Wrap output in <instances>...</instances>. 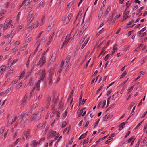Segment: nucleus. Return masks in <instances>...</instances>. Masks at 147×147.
Here are the masks:
<instances>
[{
  "label": "nucleus",
  "instance_id": "f257e3e1",
  "mask_svg": "<svg viewBox=\"0 0 147 147\" xmlns=\"http://www.w3.org/2000/svg\"><path fill=\"white\" fill-rule=\"evenodd\" d=\"M12 21L9 18H7L4 24V27L3 29V31H5L7 29L9 28L11 26V28H13L15 26V25H13L12 24Z\"/></svg>",
  "mask_w": 147,
  "mask_h": 147
},
{
  "label": "nucleus",
  "instance_id": "f03ea898",
  "mask_svg": "<svg viewBox=\"0 0 147 147\" xmlns=\"http://www.w3.org/2000/svg\"><path fill=\"white\" fill-rule=\"evenodd\" d=\"M45 109L44 107H42V110L39 111H36L33 114L32 116V118L34 119L38 120L41 118L42 112Z\"/></svg>",
  "mask_w": 147,
  "mask_h": 147
},
{
  "label": "nucleus",
  "instance_id": "7ed1b4c3",
  "mask_svg": "<svg viewBox=\"0 0 147 147\" xmlns=\"http://www.w3.org/2000/svg\"><path fill=\"white\" fill-rule=\"evenodd\" d=\"M72 16V15L70 13L68 14L67 17H64L62 19V21L63 22V25L65 26L68 24Z\"/></svg>",
  "mask_w": 147,
  "mask_h": 147
},
{
  "label": "nucleus",
  "instance_id": "20e7f679",
  "mask_svg": "<svg viewBox=\"0 0 147 147\" xmlns=\"http://www.w3.org/2000/svg\"><path fill=\"white\" fill-rule=\"evenodd\" d=\"M19 117L22 118V119L20 123L22 124H23L26 121L28 118V114L26 113H23Z\"/></svg>",
  "mask_w": 147,
  "mask_h": 147
},
{
  "label": "nucleus",
  "instance_id": "39448f33",
  "mask_svg": "<svg viewBox=\"0 0 147 147\" xmlns=\"http://www.w3.org/2000/svg\"><path fill=\"white\" fill-rule=\"evenodd\" d=\"M32 0H24L22 4L20 5L19 8L21 7H23V8L26 9L27 7L30 3L32 1Z\"/></svg>",
  "mask_w": 147,
  "mask_h": 147
},
{
  "label": "nucleus",
  "instance_id": "423d86ee",
  "mask_svg": "<svg viewBox=\"0 0 147 147\" xmlns=\"http://www.w3.org/2000/svg\"><path fill=\"white\" fill-rule=\"evenodd\" d=\"M46 57L42 56L40 59L39 62L37 64L38 66L40 65V67H42L46 63Z\"/></svg>",
  "mask_w": 147,
  "mask_h": 147
},
{
  "label": "nucleus",
  "instance_id": "0eeeda50",
  "mask_svg": "<svg viewBox=\"0 0 147 147\" xmlns=\"http://www.w3.org/2000/svg\"><path fill=\"white\" fill-rule=\"evenodd\" d=\"M30 129H28L24 132L23 134L26 139H28L31 137V136L30 134Z\"/></svg>",
  "mask_w": 147,
  "mask_h": 147
},
{
  "label": "nucleus",
  "instance_id": "6e6552de",
  "mask_svg": "<svg viewBox=\"0 0 147 147\" xmlns=\"http://www.w3.org/2000/svg\"><path fill=\"white\" fill-rule=\"evenodd\" d=\"M54 69H51L49 73L50 74L49 79L53 80H54L55 77V75H54Z\"/></svg>",
  "mask_w": 147,
  "mask_h": 147
},
{
  "label": "nucleus",
  "instance_id": "1a4fd4ad",
  "mask_svg": "<svg viewBox=\"0 0 147 147\" xmlns=\"http://www.w3.org/2000/svg\"><path fill=\"white\" fill-rule=\"evenodd\" d=\"M70 36H69L68 37V36L67 35V36L66 37L65 39V41L62 44V45L61 48V49L63 47V46L64 45H66L67 43H68V42L69 40L70 39V38L69 37Z\"/></svg>",
  "mask_w": 147,
  "mask_h": 147
},
{
  "label": "nucleus",
  "instance_id": "9d476101",
  "mask_svg": "<svg viewBox=\"0 0 147 147\" xmlns=\"http://www.w3.org/2000/svg\"><path fill=\"white\" fill-rule=\"evenodd\" d=\"M56 134V132L51 130L50 131L48 134L47 138L49 139L50 137H53L55 136Z\"/></svg>",
  "mask_w": 147,
  "mask_h": 147
},
{
  "label": "nucleus",
  "instance_id": "9b49d317",
  "mask_svg": "<svg viewBox=\"0 0 147 147\" xmlns=\"http://www.w3.org/2000/svg\"><path fill=\"white\" fill-rule=\"evenodd\" d=\"M16 117L15 116H12L9 118L8 121V124H12L15 121L16 119Z\"/></svg>",
  "mask_w": 147,
  "mask_h": 147
},
{
  "label": "nucleus",
  "instance_id": "f8f14e48",
  "mask_svg": "<svg viewBox=\"0 0 147 147\" xmlns=\"http://www.w3.org/2000/svg\"><path fill=\"white\" fill-rule=\"evenodd\" d=\"M56 57V54L54 53L52 55L51 59L49 60V63H52L53 62L55 61Z\"/></svg>",
  "mask_w": 147,
  "mask_h": 147
},
{
  "label": "nucleus",
  "instance_id": "ddd939ff",
  "mask_svg": "<svg viewBox=\"0 0 147 147\" xmlns=\"http://www.w3.org/2000/svg\"><path fill=\"white\" fill-rule=\"evenodd\" d=\"M46 126V122H43L39 124L37 126V128L38 129L41 128V129H42L44 128Z\"/></svg>",
  "mask_w": 147,
  "mask_h": 147
},
{
  "label": "nucleus",
  "instance_id": "4468645a",
  "mask_svg": "<svg viewBox=\"0 0 147 147\" xmlns=\"http://www.w3.org/2000/svg\"><path fill=\"white\" fill-rule=\"evenodd\" d=\"M55 23V21L51 22L47 28V29L48 30H50L52 29L53 27L54 26Z\"/></svg>",
  "mask_w": 147,
  "mask_h": 147
},
{
  "label": "nucleus",
  "instance_id": "2eb2a0df",
  "mask_svg": "<svg viewBox=\"0 0 147 147\" xmlns=\"http://www.w3.org/2000/svg\"><path fill=\"white\" fill-rule=\"evenodd\" d=\"M129 13V11L126 10H125L124 11L123 14V18L124 19V20H125L129 17L128 16Z\"/></svg>",
  "mask_w": 147,
  "mask_h": 147
},
{
  "label": "nucleus",
  "instance_id": "dca6fc26",
  "mask_svg": "<svg viewBox=\"0 0 147 147\" xmlns=\"http://www.w3.org/2000/svg\"><path fill=\"white\" fill-rule=\"evenodd\" d=\"M39 71L38 74L40 75L41 76L45 77L46 75L45 69H42L41 72L40 71H41V70H39Z\"/></svg>",
  "mask_w": 147,
  "mask_h": 147
},
{
  "label": "nucleus",
  "instance_id": "f3484780",
  "mask_svg": "<svg viewBox=\"0 0 147 147\" xmlns=\"http://www.w3.org/2000/svg\"><path fill=\"white\" fill-rule=\"evenodd\" d=\"M6 68V66L5 65L1 66L0 67V75H1L5 71Z\"/></svg>",
  "mask_w": 147,
  "mask_h": 147
},
{
  "label": "nucleus",
  "instance_id": "a211bd4d",
  "mask_svg": "<svg viewBox=\"0 0 147 147\" xmlns=\"http://www.w3.org/2000/svg\"><path fill=\"white\" fill-rule=\"evenodd\" d=\"M37 144L38 142L36 140H35L32 141L30 145L32 147H34L37 146Z\"/></svg>",
  "mask_w": 147,
  "mask_h": 147
},
{
  "label": "nucleus",
  "instance_id": "6ab92c4d",
  "mask_svg": "<svg viewBox=\"0 0 147 147\" xmlns=\"http://www.w3.org/2000/svg\"><path fill=\"white\" fill-rule=\"evenodd\" d=\"M84 12L83 10H81V11H80L78 13V15L75 18V20L74 22V24H75L76 21V20L77 18L79 16H80Z\"/></svg>",
  "mask_w": 147,
  "mask_h": 147
},
{
  "label": "nucleus",
  "instance_id": "aec40b11",
  "mask_svg": "<svg viewBox=\"0 0 147 147\" xmlns=\"http://www.w3.org/2000/svg\"><path fill=\"white\" fill-rule=\"evenodd\" d=\"M41 80H39L38 82L36 84L35 86L36 88V90L39 91L40 90V85Z\"/></svg>",
  "mask_w": 147,
  "mask_h": 147
},
{
  "label": "nucleus",
  "instance_id": "412c9836",
  "mask_svg": "<svg viewBox=\"0 0 147 147\" xmlns=\"http://www.w3.org/2000/svg\"><path fill=\"white\" fill-rule=\"evenodd\" d=\"M55 34V32H54L53 33H52L50 35V37L49 38V41L48 42V43H50L52 41V40L53 39V37Z\"/></svg>",
  "mask_w": 147,
  "mask_h": 147
},
{
  "label": "nucleus",
  "instance_id": "4be33fe9",
  "mask_svg": "<svg viewBox=\"0 0 147 147\" xmlns=\"http://www.w3.org/2000/svg\"><path fill=\"white\" fill-rule=\"evenodd\" d=\"M33 24V23H30L27 26L26 28L27 29L30 28V29H31V30L34 27H35V24H34V26H33L32 25Z\"/></svg>",
  "mask_w": 147,
  "mask_h": 147
},
{
  "label": "nucleus",
  "instance_id": "5701e85b",
  "mask_svg": "<svg viewBox=\"0 0 147 147\" xmlns=\"http://www.w3.org/2000/svg\"><path fill=\"white\" fill-rule=\"evenodd\" d=\"M63 30L64 29L62 28L59 30L57 33L56 36H59L61 35V34L63 33Z\"/></svg>",
  "mask_w": 147,
  "mask_h": 147
},
{
  "label": "nucleus",
  "instance_id": "b1692460",
  "mask_svg": "<svg viewBox=\"0 0 147 147\" xmlns=\"http://www.w3.org/2000/svg\"><path fill=\"white\" fill-rule=\"evenodd\" d=\"M53 111L52 113L50 115V117L51 118H52L53 117L54 114H55L56 113H57V111H56L55 109H54V107H53V108L52 109Z\"/></svg>",
  "mask_w": 147,
  "mask_h": 147
},
{
  "label": "nucleus",
  "instance_id": "393cba45",
  "mask_svg": "<svg viewBox=\"0 0 147 147\" xmlns=\"http://www.w3.org/2000/svg\"><path fill=\"white\" fill-rule=\"evenodd\" d=\"M125 125V123L124 122H122L121 124L119 125V127H120L119 129V130H121L124 128Z\"/></svg>",
  "mask_w": 147,
  "mask_h": 147
},
{
  "label": "nucleus",
  "instance_id": "a878e982",
  "mask_svg": "<svg viewBox=\"0 0 147 147\" xmlns=\"http://www.w3.org/2000/svg\"><path fill=\"white\" fill-rule=\"evenodd\" d=\"M45 5V2L43 1H42L40 2L39 4V8H43V7H44Z\"/></svg>",
  "mask_w": 147,
  "mask_h": 147
},
{
  "label": "nucleus",
  "instance_id": "bb28decb",
  "mask_svg": "<svg viewBox=\"0 0 147 147\" xmlns=\"http://www.w3.org/2000/svg\"><path fill=\"white\" fill-rule=\"evenodd\" d=\"M118 92H115V93H114L112 96H110V97H111V98L112 100H115L117 97V96H116L115 97V95H117V96L118 94Z\"/></svg>",
  "mask_w": 147,
  "mask_h": 147
},
{
  "label": "nucleus",
  "instance_id": "cd10ccee",
  "mask_svg": "<svg viewBox=\"0 0 147 147\" xmlns=\"http://www.w3.org/2000/svg\"><path fill=\"white\" fill-rule=\"evenodd\" d=\"M65 0H57L58 1H60V2L59 3V8H60L61 6L62 5L64 1Z\"/></svg>",
  "mask_w": 147,
  "mask_h": 147
},
{
  "label": "nucleus",
  "instance_id": "c85d7f7f",
  "mask_svg": "<svg viewBox=\"0 0 147 147\" xmlns=\"http://www.w3.org/2000/svg\"><path fill=\"white\" fill-rule=\"evenodd\" d=\"M51 100V98L49 96V97L47 100V106L48 107L49 106L50 104V102Z\"/></svg>",
  "mask_w": 147,
  "mask_h": 147
},
{
  "label": "nucleus",
  "instance_id": "c756f323",
  "mask_svg": "<svg viewBox=\"0 0 147 147\" xmlns=\"http://www.w3.org/2000/svg\"><path fill=\"white\" fill-rule=\"evenodd\" d=\"M74 1H72L70 2L67 5V8L68 9H70L71 8V7L72 6V5H73V4L74 3Z\"/></svg>",
  "mask_w": 147,
  "mask_h": 147
},
{
  "label": "nucleus",
  "instance_id": "7c9ffc66",
  "mask_svg": "<svg viewBox=\"0 0 147 147\" xmlns=\"http://www.w3.org/2000/svg\"><path fill=\"white\" fill-rule=\"evenodd\" d=\"M34 22V17L31 18L27 21V23H33Z\"/></svg>",
  "mask_w": 147,
  "mask_h": 147
},
{
  "label": "nucleus",
  "instance_id": "2f4dec72",
  "mask_svg": "<svg viewBox=\"0 0 147 147\" xmlns=\"http://www.w3.org/2000/svg\"><path fill=\"white\" fill-rule=\"evenodd\" d=\"M104 29V28H102L98 32L97 34L96 37H98L101 33H102L103 31V30Z\"/></svg>",
  "mask_w": 147,
  "mask_h": 147
},
{
  "label": "nucleus",
  "instance_id": "473e14b6",
  "mask_svg": "<svg viewBox=\"0 0 147 147\" xmlns=\"http://www.w3.org/2000/svg\"><path fill=\"white\" fill-rule=\"evenodd\" d=\"M34 11L33 10H31L28 13V17L29 18L31 17L34 13Z\"/></svg>",
  "mask_w": 147,
  "mask_h": 147
},
{
  "label": "nucleus",
  "instance_id": "72a5a7b5",
  "mask_svg": "<svg viewBox=\"0 0 147 147\" xmlns=\"http://www.w3.org/2000/svg\"><path fill=\"white\" fill-rule=\"evenodd\" d=\"M33 77H31L29 80V84L30 86H31L33 84L34 82L33 81Z\"/></svg>",
  "mask_w": 147,
  "mask_h": 147
},
{
  "label": "nucleus",
  "instance_id": "f704fd0d",
  "mask_svg": "<svg viewBox=\"0 0 147 147\" xmlns=\"http://www.w3.org/2000/svg\"><path fill=\"white\" fill-rule=\"evenodd\" d=\"M71 58V56L70 55H68L66 57L65 60H66V64H67L69 62V60Z\"/></svg>",
  "mask_w": 147,
  "mask_h": 147
},
{
  "label": "nucleus",
  "instance_id": "c9c22d12",
  "mask_svg": "<svg viewBox=\"0 0 147 147\" xmlns=\"http://www.w3.org/2000/svg\"><path fill=\"white\" fill-rule=\"evenodd\" d=\"M18 81V80L17 79H15V80L13 81L11 83L10 86H13V85L15 84Z\"/></svg>",
  "mask_w": 147,
  "mask_h": 147
},
{
  "label": "nucleus",
  "instance_id": "e433bc0d",
  "mask_svg": "<svg viewBox=\"0 0 147 147\" xmlns=\"http://www.w3.org/2000/svg\"><path fill=\"white\" fill-rule=\"evenodd\" d=\"M88 39L87 40H86L84 43L82 45V46L81 47V48L82 49H83V48L84 47L86 46V45L87 43H88Z\"/></svg>",
  "mask_w": 147,
  "mask_h": 147
},
{
  "label": "nucleus",
  "instance_id": "4c0bfd02",
  "mask_svg": "<svg viewBox=\"0 0 147 147\" xmlns=\"http://www.w3.org/2000/svg\"><path fill=\"white\" fill-rule=\"evenodd\" d=\"M45 20V16H42V18L41 20V22L40 24L41 26L44 23V21Z\"/></svg>",
  "mask_w": 147,
  "mask_h": 147
},
{
  "label": "nucleus",
  "instance_id": "58836bf2",
  "mask_svg": "<svg viewBox=\"0 0 147 147\" xmlns=\"http://www.w3.org/2000/svg\"><path fill=\"white\" fill-rule=\"evenodd\" d=\"M110 137H111V136H110L109 137V138H110L108 139V140H107L106 141L105 143L106 144H107L109 143L112 140L113 138H110Z\"/></svg>",
  "mask_w": 147,
  "mask_h": 147
},
{
  "label": "nucleus",
  "instance_id": "ea45409f",
  "mask_svg": "<svg viewBox=\"0 0 147 147\" xmlns=\"http://www.w3.org/2000/svg\"><path fill=\"white\" fill-rule=\"evenodd\" d=\"M88 26V22H87L85 24L82 28H85V29H86Z\"/></svg>",
  "mask_w": 147,
  "mask_h": 147
},
{
  "label": "nucleus",
  "instance_id": "a19ab883",
  "mask_svg": "<svg viewBox=\"0 0 147 147\" xmlns=\"http://www.w3.org/2000/svg\"><path fill=\"white\" fill-rule=\"evenodd\" d=\"M87 37V36L86 35H85V36H84L83 38H82L80 40V44H82L84 41V40H85V39Z\"/></svg>",
  "mask_w": 147,
  "mask_h": 147
},
{
  "label": "nucleus",
  "instance_id": "79ce46f5",
  "mask_svg": "<svg viewBox=\"0 0 147 147\" xmlns=\"http://www.w3.org/2000/svg\"><path fill=\"white\" fill-rule=\"evenodd\" d=\"M38 106V105L37 104H34L32 106V109H35Z\"/></svg>",
  "mask_w": 147,
  "mask_h": 147
},
{
  "label": "nucleus",
  "instance_id": "37998d69",
  "mask_svg": "<svg viewBox=\"0 0 147 147\" xmlns=\"http://www.w3.org/2000/svg\"><path fill=\"white\" fill-rule=\"evenodd\" d=\"M22 82H20L16 87V89H18L20 88L22 86Z\"/></svg>",
  "mask_w": 147,
  "mask_h": 147
},
{
  "label": "nucleus",
  "instance_id": "c03bdc74",
  "mask_svg": "<svg viewBox=\"0 0 147 147\" xmlns=\"http://www.w3.org/2000/svg\"><path fill=\"white\" fill-rule=\"evenodd\" d=\"M27 45H24L23 46V47H22L20 49L21 51H23L24 50H25L26 49V48L27 47Z\"/></svg>",
  "mask_w": 147,
  "mask_h": 147
},
{
  "label": "nucleus",
  "instance_id": "a18cd8bd",
  "mask_svg": "<svg viewBox=\"0 0 147 147\" xmlns=\"http://www.w3.org/2000/svg\"><path fill=\"white\" fill-rule=\"evenodd\" d=\"M85 30L86 29H85V28H82L80 32L79 35H82Z\"/></svg>",
  "mask_w": 147,
  "mask_h": 147
},
{
  "label": "nucleus",
  "instance_id": "49530a36",
  "mask_svg": "<svg viewBox=\"0 0 147 147\" xmlns=\"http://www.w3.org/2000/svg\"><path fill=\"white\" fill-rule=\"evenodd\" d=\"M126 71H125L123 72V73L122 74V75H121L120 78V79H121V78H122L123 77H124L125 75L126 74Z\"/></svg>",
  "mask_w": 147,
  "mask_h": 147
},
{
  "label": "nucleus",
  "instance_id": "de8ad7c7",
  "mask_svg": "<svg viewBox=\"0 0 147 147\" xmlns=\"http://www.w3.org/2000/svg\"><path fill=\"white\" fill-rule=\"evenodd\" d=\"M20 140V138H18L16 140V142H15V143L14 144V145H16L19 142Z\"/></svg>",
  "mask_w": 147,
  "mask_h": 147
},
{
  "label": "nucleus",
  "instance_id": "09e8293b",
  "mask_svg": "<svg viewBox=\"0 0 147 147\" xmlns=\"http://www.w3.org/2000/svg\"><path fill=\"white\" fill-rule=\"evenodd\" d=\"M113 116V115H108V114H107L106 115V117H107V119H108L109 118H111Z\"/></svg>",
  "mask_w": 147,
  "mask_h": 147
},
{
  "label": "nucleus",
  "instance_id": "8fccbe9b",
  "mask_svg": "<svg viewBox=\"0 0 147 147\" xmlns=\"http://www.w3.org/2000/svg\"><path fill=\"white\" fill-rule=\"evenodd\" d=\"M134 87V86H132L129 89H128V94H129L131 92L133 89V87Z\"/></svg>",
  "mask_w": 147,
  "mask_h": 147
},
{
  "label": "nucleus",
  "instance_id": "3c124183",
  "mask_svg": "<svg viewBox=\"0 0 147 147\" xmlns=\"http://www.w3.org/2000/svg\"><path fill=\"white\" fill-rule=\"evenodd\" d=\"M88 141V138H87V140L85 139L83 142V145H84L85 144L87 143Z\"/></svg>",
  "mask_w": 147,
  "mask_h": 147
},
{
  "label": "nucleus",
  "instance_id": "603ef678",
  "mask_svg": "<svg viewBox=\"0 0 147 147\" xmlns=\"http://www.w3.org/2000/svg\"><path fill=\"white\" fill-rule=\"evenodd\" d=\"M63 106V103L62 102H60L59 103V106L58 107V109H61V108Z\"/></svg>",
  "mask_w": 147,
  "mask_h": 147
},
{
  "label": "nucleus",
  "instance_id": "864d4df0",
  "mask_svg": "<svg viewBox=\"0 0 147 147\" xmlns=\"http://www.w3.org/2000/svg\"><path fill=\"white\" fill-rule=\"evenodd\" d=\"M23 27L24 26L22 25H21L20 26H19L18 27V29L19 30H20L21 29L23 28Z\"/></svg>",
  "mask_w": 147,
  "mask_h": 147
},
{
  "label": "nucleus",
  "instance_id": "5fc2aeb1",
  "mask_svg": "<svg viewBox=\"0 0 147 147\" xmlns=\"http://www.w3.org/2000/svg\"><path fill=\"white\" fill-rule=\"evenodd\" d=\"M106 3V1L105 0L103 2H102V4L101 8V9H104V8H103V7L104 6L105 4Z\"/></svg>",
  "mask_w": 147,
  "mask_h": 147
},
{
  "label": "nucleus",
  "instance_id": "6e6d98bb",
  "mask_svg": "<svg viewBox=\"0 0 147 147\" xmlns=\"http://www.w3.org/2000/svg\"><path fill=\"white\" fill-rule=\"evenodd\" d=\"M101 102H102V103H103V106H102V108H103L104 107V106L105 105L106 101L105 100H101Z\"/></svg>",
  "mask_w": 147,
  "mask_h": 147
},
{
  "label": "nucleus",
  "instance_id": "4d7b16f0",
  "mask_svg": "<svg viewBox=\"0 0 147 147\" xmlns=\"http://www.w3.org/2000/svg\"><path fill=\"white\" fill-rule=\"evenodd\" d=\"M11 87H10V88H8L6 91L5 92V94H7L11 91Z\"/></svg>",
  "mask_w": 147,
  "mask_h": 147
},
{
  "label": "nucleus",
  "instance_id": "13d9d810",
  "mask_svg": "<svg viewBox=\"0 0 147 147\" xmlns=\"http://www.w3.org/2000/svg\"><path fill=\"white\" fill-rule=\"evenodd\" d=\"M109 54H107L106 56H105V58H104V59H105V61H106L109 58Z\"/></svg>",
  "mask_w": 147,
  "mask_h": 147
},
{
  "label": "nucleus",
  "instance_id": "bf43d9fd",
  "mask_svg": "<svg viewBox=\"0 0 147 147\" xmlns=\"http://www.w3.org/2000/svg\"><path fill=\"white\" fill-rule=\"evenodd\" d=\"M60 113L59 112V111H57V113H56V114H57L56 117L57 118V119H58L60 117Z\"/></svg>",
  "mask_w": 147,
  "mask_h": 147
},
{
  "label": "nucleus",
  "instance_id": "052dcab7",
  "mask_svg": "<svg viewBox=\"0 0 147 147\" xmlns=\"http://www.w3.org/2000/svg\"><path fill=\"white\" fill-rule=\"evenodd\" d=\"M67 124V123L66 121H64L62 124L61 127L62 128L64 127Z\"/></svg>",
  "mask_w": 147,
  "mask_h": 147
},
{
  "label": "nucleus",
  "instance_id": "680f3d73",
  "mask_svg": "<svg viewBox=\"0 0 147 147\" xmlns=\"http://www.w3.org/2000/svg\"><path fill=\"white\" fill-rule=\"evenodd\" d=\"M144 120H143L142 121H141L140 123H139L138 125L136 126V127H135V129H136L137 128H138L139 126L141 125V124L143 122V121Z\"/></svg>",
  "mask_w": 147,
  "mask_h": 147
},
{
  "label": "nucleus",
  "instance_id": "e2e57ef3",
  "mask_svg": "<svg viewBox=\"0 0 147 147\" xmlns=\"http://www.w3.org/2000/svg\"><path fill=\"white\" fill-rule=\"evenodd\" d=\"M31 37H30L28 38V39H26V41L28 43L29 42L31 41Z\"/></svg>",
  "mask_w": 147,
  "mask_h": 147
},
{
  "label": "nucleus",
  "instance_id": "0e129e2a",
  "mask_svg": "<svg viewBox=\"0 0 147 147\" xmlns=\"http://www.w3.org/2000/svg\"><path fill=\"white\" fill-rule=\"evenodd\" d=\"M45 137H43L42 138H41L38 144H40L41 142L44 141V140H45Z\"/></svg>",
  "mask_w": 147,
  "mask_h": 147
},
{
  "label": "nucleus",
  "instance_id": "69168bd1",
  "mask_svg": "<svg viewBox=\"0 0 147 147\" xmlns=\"http://www.w3.org/2000/svg\"><path fill=\"white\" fill-rule=\"evenodd\" d=\"M33 8V5H30L29 7H27V9H30Z\"/></svg>",
  "mask_w": 147,
  "mask_h": 147
},
{
  "label": "nucleus",
  "instance_id": "338daca9",
  "mask_svg": "<svg viewBox=\"0 0 147 147\" xmlns=\"http://www.w3.org/2000/svg\"><path fill=\"white\" fill-rule=\"evenodd\" d=\"M103 12V10H100L99 11V15L98 17H101V14Z\"/></svg>",
  "mask_w": 147,
  "mask_h": 147
},
{
  "label": "nucleus",
  "instance_id": "774afa93",
  "mask_svg": "<svg viewBox=\"0 0 147 147\" xmlns=\"http://www.w3.org/2000/svg\"><path fill=\"white\" fill-rule=\"evenodd\" d=\"M18 60V59H15L13 61V62L11 64L12 65H13L14 63H15L16 62H17Z\"/></svg>",
  "mask_w": 147,
  "mask_h": 147
}]
</instances>
